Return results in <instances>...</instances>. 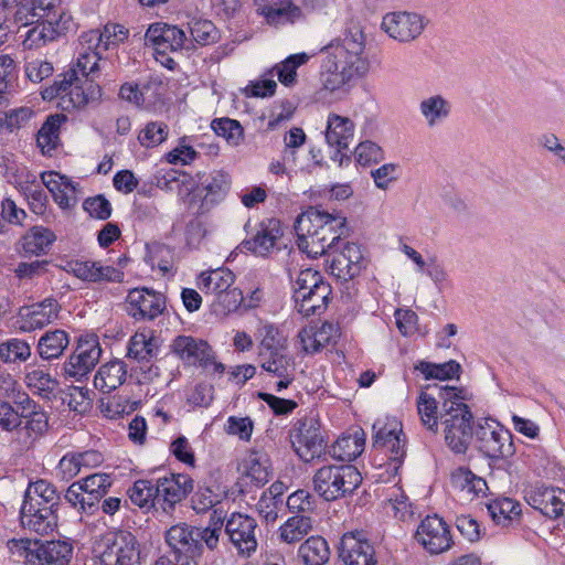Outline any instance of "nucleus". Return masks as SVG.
Returning <instances> with one entry per match:
<instances>
[{
	"label": "nucleus",
	"mask_w": 565,
	"mask_h": 565,
	"mask_svg": "<svg viewBox=\"0 0 565 565\" xmlns=\"http://www.w3.org/2000/svg\"><path fill=\"white\" fill-rule=\"evenodd\" d=\"M320 52L324 57L321 62L319 82L328 92L340 90L369 72L365 36L358 28L345 31L324 45Z\"/></svg>",
	"instance_id": "obj_1"
},
{
	"label": "nucleus",
	"mask_w": 565,
	"mask_h": 565,
	"mask_svg": "<svg viewBox=\"0 0 565 565\" xmlns=\"http://www.w3.org/2000/svg\"><path fill=\"white\" fill-rule=\"evenodd\" d=\"M295 231L298 248L311 258L326 255L349 233L345 217L317 207H309L297 217Z\"/></svg>",
	"instance_id": "obj_2"
},
{
	"label": "nucleus",
	"mask_w": 565,
	"mask_h": 565,
	"mask_svg": "<svg viewBox=\"0 0 565 565\" xmlns=\"http://www.w3.org/2000/svg\"><path fill=\"white\" fill-rule=\"evenodd\" d=\"M82 49L75 65L60 75L62 77L54 82L51 87L50 96L68 97V102L75 108H83L88 103L99 99L102 95L100 86L95 83L96 74L99 71L98 61L100 60V49L81 42Z\"/></svg>",
	"instance_id": "obj_3"
},
{
	"label": "nucleus",
	"mask_w": 565,
	"mask_h": 565,
	"mask_svg": "<svg viewBox=\"0 0 565 565\" xmlns=\"http://www.w3.org/2000/svg\"><path fill=\"white\" fill-rule=\"evenodd\" d=\"M24 8L30 12L34 24L28 32L24 45L40 47L64 35L73 25L71 14L62 7V0H28Z\"/></svg>",
	"instance_id": "obj_4"
},
{
	"label": "nucleus",
	"mask_w": 565,
	"mask_h": 565,
	"mask_svg": "<svg viewBox=\"0 0 565 565\" xmlns=\"http://www.w3.org/2000/svg\"><path fill=\"white\" fill-rule=\"evenodd\" d=\"M443 401L440 422L444 425L445 441L456 454H465L472 439V414L461 402L460 391L454 386L436 387Z\"/></svg>",
	"instance_id": "obj_5"
},
{
	"label": "nucleus",
	"mask_w": 565,
	"mask_h": 565,
	"mask_svg": "<svg viewBox=\"0 0 565 565\" xmlns=\"http://www.w3.org/2000/svg\"><path fill=\"white\" fill-rule=\"evenodd\" d=\"M361 482V473L351 465L322 466L312 478L313 490L326 501H335L353 493Z\"/></svg>",
	"instance_id": "obj_6"
},
{
	"label": "nucleus",
	"mask_w": 565,
	"mask_h": 565,
	"mask_svg": "<svg viewBox=\"0 0 565 565\" xmlns=\"http://www.w3.org/2000/svg\"><path fill=\"white\" fill-rule=\"evenodd\" d=\"M294 299L299 313L303 316L322 313L331 295V286L315 269L300 270L292 285Z\"/></svg>",
	"instance_id": "obj_7"
},
{
	"label": "nucleus",
	"mask_w": 565,
	"mask_h": 565,
	"mask_svg": "<svg viewBox=\"0 0 565 565\" xmlns=\"http://www.w3.org/2000/svg\"><path fill=\"white\" fill-rule=\"evenodd\" d=\"M200 532L196 526L180 523L166 532V542L170 553L160 556L153 565H198V558L203 552L199 544Z\"/></svg>",
	"instance_id": "obj_8"
},
{
	"label": "nucleus",
	"mask_w": 565,
	"mask_h": 565,
	"mask_svg": "<svg viewBox=\"0 0 565 565\" xmlns=\"http://www.w3.org/2000/svg\"><path fill=\"white\" fill-rule=\"evenodd\" d=\"M96 552L102 565H138L136 537L129 532L108 533L98 543Z\"/></svg>",
	"instance_id": "obj_9"
},
{
	"label": "nucleus",
	"mask_w": 565,
	"mask_h": 565,
	"mask_svg": "<svg viewBox=\"0 0 565 565\" xmlns=\"http://www.w3.org/2000/svg\"><path fill=\"white\" fill-rule=\"evenodd\" d=\"M102 356V347L97 335L86 334L77 340V344L64 363L63 370L67 377L82 381L97 365Z\"/></svg>",
	"instance_id": "obj_10"
},
{
	"label": "nucleus",
	"mask_w": 565,
	"mask_h": 565,
	"mask_svg": "<svg viewBox=\"0 0 565 565\" xmlns=\"http://www.w3.org/2000/svg\"><path fill=\"white\" fill-rule=\"evenodd\" d=\"M329 258V269L331 275L340 280L348 281L359 276L363 268V254L360 245L347 241V236L341 237V244L330 248L326 254Z\"/></svg>",
	"instance_id": "obj_11"
},
{
	"label": "nucleus",
	"mask_w": 565,
	"mask_h": 565,
	"mask_svg": "<svg viewBox=\"0 0 565 565\" xmlns=\"http://www.w3.org/2000/svg\"><path fill=\"white\" fill-rule=\"evenodd\" d=\"M475 435L478 449L491 459L508 458L514 454L511 433L494 420L479 424Z\"/></svg>",
	"instance_id": "obj_12"
},
{
	"label": "nucleus",
	"mask_w": 565,
	"mask_h": 565,
	"mask_svg": "<svg viewBox=\"0 0 565 565\" xmlns=\"http://www.w3.org/2000/svg\"><path fill=\"white\" fill-rule=\"evenodd\" d=\"M427 24V20L419 13L411 11H393L383 17L382 29L390 38L407 43L416 40Z\"/></svg>",
	"instance_id": "obj_13"
},
{
	"label": "nucleus",
	"mask_w": 565,
	"mask_h": 565,
	"mask_svg": "<svg viewBox=\"0 0 565 565\" xmlns=\"http://www.w3.org/2000/svg\"><path fill=\"white\" fill-rule=\"evenodd\" d=\"M294 450L305 462L320 457L323 450V438L317 419L303 418L297 422L290 433Z\"/></svg>",
	"instance_id": "obj_14"
},
{
	"label": "nucleus",
	"mask_w": 565,
	"mask_h": 565,
	"mask_svg": "<svg viewBox=\"0 0 565 565\" xmlns=\"http://www.w3.org/2000/svg\"><path fill=\"white\" fill-rule=\"evenodd\" d=\"M373 429L375 430L373 446L388 452L391 465L394 470H397L406 456V437L401 423L392 420L384 424L377 420Z\"/></svg>",
	"instance_id": "obj_15"
},
{
	"label": "nucleus",
	"mask_w": 565,
	"mask_h": 565,
	"mask_svg": "<svg viewBox=\"0 0 565 565\" xmlns=\"http://www.w3.org/2000/svg\"><path fill=\"white\" fill-rule=\"evenodd\" d=\"M147 45H151L159 55L170 52H191L192 42L186 41V32L177 26L167 23L151 24L146 34Z\"/></svg>",
	"instance_id": "obj_16"
},
{
	"label": "nucleus",
	"mask_w": 565,
	"mask_h": 565,
	"mask_svg": "<svg viewBox=\"0 0 565 565\" xmlns=\"http://www.w3.org/2000/svg\"><path fill=\"white\" fill-rule=\"evenodd\" d=\"M166 307L164 295L146 287L129 290L126 298V311L135 320H154Z\"/></svg>",
	"instance_id": "obj_17"
},
{
	"label": "nucleus",
	"mask_w": 565,
	"mask_h": 565,
	"mask_svg": "<svg viewBox=\"0 0 565 565\" xmlns=\"http://www.w3.org/2000/svg\"><path fill=\"white\" fill-rule=\"evenodd\" d=\"M154 484L158 507L168 514L193 490V480L185 473H171L158 478Z\"/></svg>",
	"instance_id": "obj_18"
},
{
	"label": "nucleus",
	"mask_w": 565,
	"mask_h": 565,
	"mask_svg": "<svg viewBox=\"0 0 565 565\" xmlns=\"http://www.w3.org/2000/svg\"><path fill=\"white\" fill-rule=\"evenodd\" d=\"M415 539L430 554H441L454 543L448 525L437 515H427L420 522Z\"/></svg>",
	"instance_id": "obj_19"
},
{
	"label": "nucleus",
	"mask_w": 565,
	"mask_h": 565,
	"mask_svg": "<svg viewBox=\"0 0 565 565\" xmlns=\"http://www.w3.org/2000/svg\"><path fill=\"white\" fill-rule=\"evenodd\" d=\"M339 557L345 565H376L377 563L374 546L362 531L343 534Z\"/></svg>",
	"instance_id": "obj_20"
},
{
	"label": "nucleus",
	"mask_w": 565,
	"mask_h": 565,
	"mask_svg": "<svg viewBox=\"0 0 565 565\" xmlns=\"http://www.w3.org/2000/svg\"><path fill=\"white\" fill-rule=\"evenodd\" d=\"M256 529L255 519L234 513L226 521L225 534L239 554L249 556L257 548Z\"/></svg>",
	"instance_id": "obj_21"
},
{
	"label": "nucleus",
	"mask_w": 565,
	"mask_h": 565,
	"mask_svg": "<svg viewBox=\"0 0 565 565\" xmlns=\"http://www.w3.org/2000/svg\"><path fill=\"white\" fill-rule=\"evenodd\" d=\"M60 306L55 299L46 298L41 302L20 308L18 322L24 332L42 329L58 317Z\"/></svg>",
	"instance_id": "obj_22"
},
{
	"label": "nucleus",
	"mask_w": 565,
	"mask_h": 565,
	"mask_svg": "<svg viewBox=\"0 0 565 565\" xmlns=\"http://www.w3.org/2000/svg\"><path fill=\"white\" fill-rule=\"evenodd\" d=\"M242 475L236 483L239 492H249L252 488L264 486L269 480L267 456L258 451L249 452L241 465Z\"/></svg>",
	"instance_id": "obj_23"
},
{
	"label": "nucleus",
	"mask_w": 565,
	"mask_h": 565,
	"mask_svg": "<svg viewBox=\"0 0 565 565\" xmlns=\"http://www.w3.org/2000/svg\"><path fill=\"white\" fill-rule=\"evenodd\" d=\"M20 523L24 530L45 535L54 531L57 526V515L55 510L50 508H40L34 504L22 502L20 509Z\"/></svg>",
	"instance_id": "obj_24"
},
{
	"label": "nucleus",
	"mask_w": 565,
	"mask_h": 565,
	"mask_svg": "<svg viewBox=\"0 0 565 565\" xmlns=\"http://www.w3.org/2000/svg\"><path fill=\"white\" fill-rule=\"evenodd\" d=\"M68 271L75 277L89 282H120L124 273L113 266H103L98 262L75 260L67 264Z\"/></svg>",
	"instance_id": "obj_25"
},
{
	"label": "nucleus",
	"mask_w": 565,
	"mask_h": 565,
	"mask_svg": "<svg viewBox=\"0 0 565 565\" xmlns=\"http://www.w3.org/2000/svg\"><path fill=\"white\" fill-rule=\"evenodd\" d=\"M172 348L173 352L189 364L200 363L207 367V363L212 360V349L203 340L179 335L174 339Z\"/></svg>",
	"instance_id": "obj_26"
},
{
	"label": "nucleus",
	"mask_w": 565,
	"mask_h": 565,
	"mask_svg": "<svg viewBox=\"0 0 565 565\" xmlns=\"http://www.w3.org/2000/svg\"><path fill=\"white\" fill-rule=\"evenodd\" d=\"M282 235L280 222L277 218H267L259 223L256 234L245 241L244 246L256 255H267Z\"/></svg>",
	"instance_id": "obj_27"
},
{
	"label": "nucleus",
	"mask_w": 565,
	"mask_h": 565,
	"mask_svg": "<svg viewBox=\"0 0 565 565\" xmlns=\"http://www.w3.org/2000/svg\"><path fill=\"white\" fill-rule=\"evenodd\" d=\"M529 503L550 519H556L564 512L565 490L554 488L536 489L530 494Z\"/></svg>",
	"instance_id": "obj_28"
},
{
	"label": "nucleus",
	"mask_w": 565,
	"mask_h": 565,
	"mask_svg": "<svg viewBox=\"0 0 565 565\" xmlns=\"http://www.w3.org/2000/svg\"><path fill=\"white\" fill-rule=\"evenodd\" d=\"M41 178L60 207L70 209L77 203L76 184L65 175L50 171L42 173Z\"/></svg>",
	"instance_id": "obj_29"
},
{
	"label": "nucleus",
	"mask_w": 565,
	"mask_h": 565,
	"mask_svg": "<svg viewBox=\"0 0 565 565\" xmlns=\"http://www.w3.org/2000/svg\"><path fill=\"white\" fill-rule=\"evenodd\" d=\"M32 414L21 415L15 431L17 440L24 447H30L38 440L49 427V418L41 408L31 412Z\"/></svg>",
	"instance_id": "obj_30"
},
{
	"label": "nucleus",
	"mask_w": 565,
	"mask_h": 565,
	"mask_svg": "<svg viewBox=\"0 0 565 565\" xmlns=\"http://www.w3.org/2000/svg\"><path fill=\"white\" fill-rule=\"evenodd\" d=\"M73 557V545L66 541H38L35 559L39 565H68Z\"/></svg>",
	"instance_id": "obj_31"
},
{
	"label": "nucleus",
	"mask_w": 565,
	"mask_h": 565,
	"mask_svg": "<svg viewBox=\"0 0 565 565\" xmlns=\"http://www.w3.org/2000/svg\"><path fill=\"white\" fill-rule=\"evenodd\" d=\"M128 36V29L121 24L108 23L104 26L103 31L90 30L84 33L81 39L84 43L89 44V49L95 46L103 51L108 50L110 46L122 43Z\"/></svg>",
	"instance_id": "obj_32"
},
{
	"label": "nucleus",
	"mask_w": 565,
	"mask_h": 565,
	"mask_svg": "<svg viewBox=\"0 0 565 565\" xmlns=\"http://www.w3.org/2000/svg\"><path fill=\"white\" fill-rule=\"evenodd\" d=\"M234 284V274L227 268L203 271L198 277L196 286L206 296L220 298Z\"/></svg>",
	"instance_id": "obj_33"
},
{
	"label": "nucleus",
	"mask_w": 565,
	"mask_h": 565,
	"mask_svg": "<svg viewBox=\"0 0 565 565\" xmlns=\"http://www.w3.org/2000/svg\"><path fill=\"white\" fill-rule=\"evenodd\" d=\"M450 484L467 500H473L475 498L483 495L488 489L484 479L473 475L466 468H458L451 472Z\"/></svg>",
	"instance_id": "obj_34"
},
{
	"label": "nucleus",
	"mask_w": 565,
	"mask_h": 565,
	"mask_svg": "<svg viewBox=\"0 0 565 565\" xmlns=\"http://www.w3.org/2000/svg\"><path fill=\"white\" fill-rule=\"evenodd\" d=\"M354 125L347 118L339 115H331L328 119L326 140L329 146L337 147L338 153L348 149L353 140Z\"/></svg>",
	"instance_id": "obj_35"
},
{
	"label": "nucleus",
	"mask_w": 565,
	"mask_h": 565,
	"mask_svg": "<svg viewBox=\"0 0 565 565\" xmlns=\"http://www.w3.org/2000/svg\"><path fill=\"white\" fill-rule=\"evenodd\" d=\"M127 366L124 361L114 360L103 364L94 377V385L103 393L118 388L126 380Z\"/></svg>",
	"instance_id": "obj_36"
},
{
	"label": "nucleus",
	"mask_w": 565,
	"mask_h": 565,
	"mask_svg": "<svg viewBox=\"0 0 565 565\" xmlns=\"http://www.w3.org/2000/svg\"><path fill=\"white\" fill-rule=\"evenodd\" d=\"M68 344L70 335L65 330H47L40 337L36 352L41 359L50 361L61 358Z\"/></svg>",
	"instance_id": "obj_37"
},
{
	"label": "nucleus",
	"mask_w": 565,
	"mask_h": 565,
	"mask_svg": "<svg viewBox=\"0 0 565 565\" xmlns=\"http://www.w3.org/2000/svg\"><path fill=\"white\" fill-rule=\"evenodd\" d=\"M262 2V12L268 23L279 25L294 23L300 18L301 11L298 7L291 4V0H255Z\"/></svg>",
	"instance_id": "obj_38"
},
{
	"label": "nucleus",
	"mask_w": 565,
	"mask_h": 565,
	"mask_svg": "<svg viewBox=\"0 0 565 565\" xmlns=\"http://www.w3.org/2000/svg\"><path fill=\"white\" fill-rule=\"evenodd\" d=\"M160 352L159 339L145 332L135 333L128 343L127 356L139 363L151 362Z\"/></svg>",
	"instance_id": "obj_39"
},
{
	"label": "nucleus",
	"mask_w": 565,
	"mask_h": 565,
	"mask_svg": "<svg viewBox=\"0 0 565 565\" xmlns=\"http://www.w3.org/2000/svg\"><path fill=\"white\" fill-rule=\"evenodd\" d=\"M58 493L53 484L47 482L46 480H38L29 484L24 492L23 502H28V504H34L40 508H50V510H55L58 505Z\"/></svg>",
	"instance_id": "obj_40"
},
{
	"label": "nucleus",
	"mask_w": 565,
	"mask_h": 565,
	"mask_svg": "<svg viewBox=\"0 0 565 565\" xmlns=\"http://www.w3.org/2000/svg\"><path fill=\"white\" fill-rule=\"evenodd\" d=\"M55 239L56 236L51 230L33 226L21 239L22 252L30 256L45 254Z\"/></svg>",
	"instance_id": "obj_41"
},
{
	"label": "nucleus",
	"mask_w": 565,
	"mask_h": 565,
	"mask_svg": "<svg viewBox=\"0 0 565 565\" xmlns=\"http://www.w3.org/2000/svg\"><path fill=\"white\" fill-rule=\"evenodd\" d=\"M450 111V103L441 95L428 96L419 103V113L430 128L447 119Z\"/></svg>",
	"instance_id": "obj_42"
},
{
	"label": "nucleus",
	"mask_w": 565,
	"mask_h": 565,
	"mask_svg": "<svg viewBox=\"0 0 565 565\" xmlns=\"http://www.w3.org/2000/svg\"><path fill=\"white\" fill-rule=\"evenodd\" d=\"M365 445L363 431H355L339 438L330 448L329 454L340 461H352L359 457Z\"/></svg>",
	"instance_id": "obj_43"
},
{
	"label": "nucleus",
	"mask_w": 565,
	"mask_h": 565,
	"mask_svg": "<svg viewBox=\"0 0 565 565\" xmlns=\"http://www.w3.org/2000/svg\"><path fill=\"white\" fill-rule=\"evenodd\" d=\"M298 556L305 565H324L330 557L329 545L321 536H310L299 546Z\"/></svg>",
	"instance_id": "obj_44"
},
{
	"label": "nucleus",
	"mask_w": 565,
	"mask_h": 565,
	"mask_svg": "<svg viewBox=\"0 0 565 565\" xmlns=\"http://www.w3.org/2000/svg\"><path fill=\"white\" fill-rule=\"evenodd\" d=\"M258 356L262 369L277 377L289 376L294 371L291 358L286 350L259 352Z\"/></svg>",
	"instance_id": "obj_45"
},
{
	"label": "nucleus",
	"mask_w": 565,
	"mask_h": 565,
	"mask_svg": "<svg viewBox=\"0 0 565 565\" xmlns=\"http://www.w3.org/2000/svg\"><path fill=\"white\" fill-rule=\"evenodd\" d=\"M230 177L222 171H213L201 178L199 188L205 192L204 201L207 203L222 200L230 189Z\"/></svg>",
	"instance_id": "obj_46"
},
{
	"label": "nucleus",
	"mask_w": 565,
	"mask_h": 565,
	"mask_svg": "<svg viewBox=\"0 0 565 565\" xmlns=\"http://www.w3.org/2000/svg\"><path fill=\"white\" fill-rule=\"evenodd\" d=\"M66 117L62 114L51 115L42 125L36 136L38 146L43 153H51L60 141V126Z\"/></svg>",
	"instance_id": "obj_47"
},
{
	"label": "nucleus",
	"mask_w": 565,
	"mask_h": 565,
	"mask_svg": "<svg viewBox=\"0 0 565 565\" xmlns=\"http://www.w3.org/2000/svg\"><path fill=\"white\" fill-rule=\"evenodd\" d=\"M436 387L437 385L429 386L428 388H433L436 394L422 392L417 399V411L420 417L423 425L430 431L436 433L438 430V416L437 413V397L438 393Z\"/></svg>",
	"instance_id": "obj_48"
},
{
	"label": "nucleus",
	"mask_w": 565,
	"mask_h": 565,
	"mask_svg": "<svg viewBox=\"0 0 565 565\" xmlns=\"http://www.w3.org/2000/svg\"><path fill=\"white\" fill-rule=\"evenodd\" d=\"M189 31L190 36L186 35V41L192 42V51L198 45H210L218 40V31L210 20H192L189 23Z\"/></svg>",
	"instance_id": "obj_49"
},
{
	"label": "nucleus",
	"mask_w": 565,
	"mask_h": 565,
	"mask_svg": "<svg viewBox=\"0 0 565 565\" xmlns=\"http://www.w3.org/2000/svg\"><path fill=\"white\" fill-rule=\"evenodd\" d=\"M154 482L152 480L140 479L134 482L128 490L131 502L146 511L158 505L157 493L154 492Z\"/></svg>",
	"instance_id": "obj_50"
},
{
	"label": "nucleus",
	"mask_w": 565,
	"mask_h": 565,
	"mask_svg": "<svg viewBox=\"0 0 565 565\" xmlns=\"http://www.w3.org/2000/svg\"><path fill=\"white\" fill-rule=\"evenodd\" d=\"M312 527L309 515L300 514L289 518L279 529L280 539L286 543L300 541Z\"/></svg>",
	"instance_id": "obj_51"
},
{
	"label": "nucleus",
	"mask_w": 565,
	"mask_h": 565,
	"mask_svg": "<svg viewBox=\"0 0 565 565\" xmlns=\"http://www.w3.org/2000/svg\"><path fill=\"white\" fill-rule=\"evenodd\" d=\"M488 511L498 524L512 521L521 514L520 503L510 498H499L487 503Z\"/></svg>",
	"instance_id": "obj_52"
},
{
	"label": "nucleus",
	"mask_w": 565,
	"mask_h": 565,
	"mask_svg": "<svg viewBox=\"0 0 565 565\" xmlns=\"http://www.w3.org/2000/svg\"><path fill=\"white\" fill-rule=\"evenodd\" d=\"M416 370L424 374L426 379L451 380L459 376L461 366L454 360L441 364L422 361L416 365Z\"/></svg>",
	"instance_id": "obj_53"
},
{
	"label": "nucleus",
	"mask_w": 565,
	"mask_h": 565,
	"mask_svg": "<svg viewBox=\"0 0 565 565\" xmlns=\"http://www.w3.org/2000/svg\"><path fill=\"white\" fill-rule=\"evenodd\" d=\"M31 356L30 344L21 339H10L0 344V358L4 363L25 362Z\"/></svg>",
	"instance_id": "obj_54"
},
{
	"label": "nucleus",
	"mask_w": 565,
	"mask_h": 565,
	"mask_svg": "<svg viewBox=\"0 0 565 565\" xmlns=\"http://www.w3.org/2000/svg\"><path fill=\"white\" fill-rule=\"evenodd\" d=\"M309 55L299 53L288 56L284 62L275 66L276 75L281 84L291 86L296 83L297 68L306 64Z\"/></svg>",
	"instance_id": "obj_55"
},
{
	"label": "nucleus",
	"mask_w": 565,
	"mask_h": 565,
	"mask_svg": "<svg viewBox=\"0 0 565 565\" xmlns=\"http://www.w3.org/2000/svg\"><path fill=\"white\" fill-rule=\"evenodd\" d=\"M32 116L33 110L25 106L0 111V128L12 132L24 127Z\"/></svg>",
	"instance_id": "obj_56"
},
{
	"label": "nucleus",
	"mask_w": 565,
	"mask_h": 565,
	"mask_svg": "<svg viewBox=\"0 0 565 565\" xmlns=\"http://www.w3.org/2000/svg\"><path fill=\"white\" fill-rule=\"evenodd\" d=\"M25 383L29 387L36 391V393L43 397H49L53 393L56 381L41 369H35L25 375Z\"/></svg>",
	"instance_id": "obj_57"
},
{
	"label": "nucleus",
	"mask_w": 565,
	"mask_h": 565,
	"mask_svg": "<svg viewBox=\"0 0 565 565\" xmlns=\"http://www.w3.org/2000/svg\"><path fill=\"white\" fill-rule=\"evenodd\" d=\"M212 128L217 136L224 137L232 146H237L243 138V128L237 120L220 118L212 121Z\"/></svg>",
	"instance_id": "obj_58"
},
{
	"label": "nucleus",
	"mask_w": 565,
	"mask_h": 565,
	"mask_svg": "<svg viewBox=\"0 0 565 565\" xmlns=\"http://www.w3.org/2000/svg\"><path fill=\"white\" fill-rule=\"evenodd\" d=\"M92 393L93 392L86 387L72 386L64 402L67 403L72 411L78 414H85L93 407Z\"/></svg>",
	"instance_id": "obj_59"
},
{
	"label": "nucleus",
	"mask_w": 565,
	"mask_h": 565,
	"mask_svg": "<svg viewBox=\"0 0 565 565\" xmlns=\"http://www.w3.org/2000/svg\"><path fill=\"white\" fill-rule=\"evenodd\" d=\"M168 131V126L164 122L151 121L140 131L138 140L143 147H156L167 139Z\"/></svg>",
	"instance_id": "obj_60"
},
{
	"label": "nucleus",
	"mask_w": 565,
	"mask_h": 565,
	"mask_svg": "<svg viewBox=\"0 0 565 565\" xmlns=\"http://www.w3.org/2000/svg\"><path fill=\"white\" fill-rule=\"evenodd\" d=\"M355 159L361 166H371L384 160V151L373 141L360 142L354 151Z\"/></svg>",
	"instance_id": "obj_61"
},
{
	"label": "nucleus",
	"mask_w": 565,
	"mask_h": 565,
	"mask_svg": "<svg viewBox=\"0 0 565 565\" xmlns=\"http://www.w3.org/2000/svg\"><path fill=\"white\" fill-rule=\"evenodd\" d=\"M263 339L259 345V352H268V351H281L286 350V338L273 324H266L262 329Z\"/></svg>",
	"instance_id": "obj_62"
},
{
	"label": "nucleus",
	"mask_w": 565,
	"mask_h": 565,
	"mask_svg": "<svg viewBox=\"0 0 565 565\" xmlns=\"http://www.w3.org/2000/svg\"><path fill=\"white\" fill-rule=\"evenodd\" d=\"M286 507L296 515H309L315 510V500L308 491L297 490L288 497Z\"/></svg>",
	"instance_id": "obj_63"
},
{
	"label": "nucleus",
	"mask_w": 565,
	"mask_h": 565,
	"mask_svg": "<svg viewBox=\"0 0 565 565\" xmlns=\"http://www.w3.org/2000/svg\"><path fill=\"white\" fill-rule=\"evenodd\" d=\"M371 175L376 188L386 190L391 183L399 178V166L396 163H385L371 171Z\"/></svg>",
	"instance_id": "obj_64"
}]
</instances>
